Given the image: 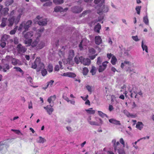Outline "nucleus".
<instances>
[{"label":"nucleus","mask_w":154,"mask_h":154,"mask_svg":"<svg viewBox=\"0 0 154 154\" xmlns=\"http://www.w3.org/2000/svg\"><path fill=\"white\" fill-rule=\"evenodd\" d=\"M7 18H2V23L1 24V26L2 27H5L7 24Z\"/></svg>","instance_id":"obj_27"},{"label":"nucleus","mask_w":154,"mask_h":154,"mask_svg":"<svg viewBox=\"0 0 154 154\" xmlns=\"http://www.w3.org/2000/svg\"><path fill=\"white\" fill-rule=\"evenodd\" d=\"M88 122L91 125H96L100 126V125L98 123L92 121H91V117H89L88 119Z\"/></svg>","instance_id":"obj_19"},{"label":"nucleus","mask_w":154,"mask_h":154,"mask_svg":"<svg viewBox=\"0 0 154 154\" xmlns=\"http://www.w3.org/2000/svg\"><path fill=\"white\" fill-rule=\"evenodd\" d=\"M109 10V6L107 5H104L97 10V13L99 14L102 13H106L108 12Z\"/></svg>","instance_id":"obj_5"},{"label":"nucleus","mask_w":154,"mask_h":154,"mask_svg":"<svg viewBox=\"0 0 154 154\" xmlns=\"http://www.w3.org/2000/svg\"><path fill=\"white\" fill-rule=\"evenodd\" d=\"M14 69H16V71L17 72H19L20 73H21L22 75H23L24 72L23 70L19 67L15 66L14 67Z\"/></svg>","instance_id":"obj_39"},{"label":"nucleus","mask_w":154,"mask_h":154,"mask_svg":"<svg viewBox=\"0 0 154 154\" xmlns=\"http://www.w3.org/2000/svg\"><path fill=\"white\" fill-rule=\"evenodd\" d=\"M114 108L112 105H110L109 106V110L110 111H111Z\"/></svg>","instance_id":"obj_61"},{"label":"nucleus","mask_w":154,"mask_h":154,"mask_svg":"<svg viewBox=\"0 0 154 154\" xmlns=\"http://www.w3.org/2000/svg\"><path fill=\"white\" fill-rule=\"evenodd\" d=\"M85 88L90 94H91L92 93L93 87L92 86L87 85L85 86Z\"/></svg>","instance_id":"obj_34"},{"label":"nucleus","mask_w":154,"mask_h":154,"mask_svg":"<svg viewBox=\"0 0 154 154\" xmlns=\"http://www.w3.org/2000/svg\"><path fill=\"white\" fill-rule=\"evenodd\" d=\"M14 42L15 44H17L19 43V39L18 38L15 37L14 38Z\"/></svg>","instance_id":"obj_56"},{"label":"nucleus","mask_w":154,"mask_h":154,"mask_svg":"<svg viewBox=\"0 0 154 154\" xmlns=\"http://www.w3.org/2000/svg\"><path fill=\"white\" fill-rule=\"evenodd\" d=\"M54 11L56 12H63V9L60 6H57L54 8Z\"/></svg>","instance_id":"obj_36"},{"label":"nucleus","mask_w":154,"mask_h":154,"mask_svg":"<svg viewBox=\"0 0 154 154\" xmlns=\"http://www.w3.org/2000/svg\"><path fill=\"white\" fill-rule=\"evenodd\" d=\"M108 63V62L107 61H106L103 62L101 65L99 66L98 68V71L100 72H102L105 70L106 68L107 64Z\"/></svg>","instance_id":"obj_9"},{"label":"nucleus","mask_w":154,"mask_h":154,"mask_svg":"<svg viewBox=\"0 0 154 154\" xmlns=\"http://www.w3.org/2000/svg\"><path fill=\"white\" fill-rule=\"evenodd\" d=\"M32 42V39H26L24 41V43L27 45V46L31 45Z\"/></svg>","instance_id":"obj_31"},{"label":"nucleus","mask_w":154,"mask_h":154,"mask_svg":"<svg viewBox=\"0 0 154 154\" xmlns=\"http://www.w3.org/2000/svg\"><path fill=\"white\" fill-rule=\"evenodd\" d=\"M9 69L10 66L8 64H5L2 66V69L3 71L4 72H6Z\"/></svg>","instance_id":"obj_16"},{"label":"nucleus","mask_w":154,"mask_h":154,"mask_svg":"<svg viewBox=\"0 0 154 154\" xmlns=\"http://www.w3.org/2000/svg\"><path fill=\"white\" fill-rule=\"evenodd\" d=\"M71 10L74 13H79L83 10V8L81 7L74 6L71 8Z\"/></svg>","instance_id":"obj_10"},{"label":"nucleus","mask_w":154,"mask_h":154,"mask_svg":"<svg viewBox=\"0 0 154 154\" xmlns=\"http://www.w3.org/2000/svg\"><path fill=\"white\" fill-rule=\"evenodd\" d=\"M1 42H2L1 43L0 46L2 48H4L5 46L6 45V43L5 42L2 41H1Z\"/></svg>","instance_id":"obj_57"},{"label":"nucleus","mask_w":154,"mask_h":154,"mask_svg":"<svg viewBox=\"0 0 154 154\" xmlns=\"http://www.w3.org/2000/svg\"><path fill=\"white\" fill-rule=\"evenodd\" d=\"M16 32V30L14 29V30H11L10 32V34L11 35H13L15 34Z\"/></svg>","instance_id":"obj_63"},{"label":"nucleus","mask_w":154,"mask_h":154,"mask_svg":"<svg viewBox=\"0 0 154 154\" xmlns=\"http://www.w3.org/2000/svg\"><path fill=\"white\" fill-rule=\"evenodd\" d=\"M89 52L91 54H94L95 53V51L93 48H91L89 49Z\"/></svg>","instance_id":"obj_50"},{"label":"nucleus","mask_w":154,"mask_h":154,"mask_svg":"<svg viewBox=\"0 0 154 154\" xmlns=\"http://www.w3.org/2000/svg\"><path fill=\"white\" fill-rule=\"evenodd\" d=\"M79 59L80 62L84 65H88L90 63V60L88 58L85 59L82 56H81L80 57V58Z\"/></svg>","instance_id":"obj_8"},{"label":"nucleus","mask_w":154,"mask_h":154,"mask_svg":"<svg viewBox=\"0 0 154 154\" xmlns=\"http://www.w3.org/2000/svg\"><path fill=\"white\" fill-rule=\"evenodd\" d=\"M10 36L8 35H4L2 37V41L5 42L9 38Z\"/></svg>","instance_id":"obj_35"},{"label":"nucleus","mask_w":154,"mask_h":154,"mask_svg":"<svg viewBox=\"0 0 154 154\" xmlns=\"http://www.w3.org/2000/svg\"><path fill=\"white\" fill-rule=\"evenodd\" d=\"M88 68L84 67L83 68L82 73L84 75H86L88 72Z\"/></svg>","instance_id":"obj_42"},{"label":"nucleus","mask_w":154,"mask_h":154,"mask_svg":"<svg viewBox=\"0 0 154 154\" xmlns=\"http://www.w3.org/2000/svg\"><path fill=\"white\" fill-rule=\"evenodd\" d=\"M141 8V6H137L136 7L135 10L136 11L137 14H140V11Z\"/></svg>","instance_id":"obj_47"},{"label":"nucleus","mask_w":154,"mask_h":154,"mask_svg":"<svg viewBox=\"0 0 154 154\" xmlns=\"http://www.w3.org/2000/svg\"><path fill=\"white\" fill-rule=\"evenodd\" d=\"M143 125L141 122H138L136 125V127L137 129L139 130H141L143 128Z\"/></svg>","instance_id":"obj_23"},{"label":"nucleus","mask_w":154,"mask_h":154,"mask_svg":"<svg viewBox=\"0 0 154 154\" xmlns=\"http://www.w3.org/2000/svg\"><path fill=\"white\" fill-rule=\"evenodd\" d=\"M52 4V2H46L43 5V6H50Z\"/></svg>","instance_id":"obj_53"},{"label":"nucleus","mask_w":154,"mask_h":154,"mask_svg":"<svg viewBox=\"0 0 154 154\" xmlns=\"http://www.w3.org/2000/svg\"><path fill=\"white\" fill-rule=\"evenodd\" d=\"M27 81L28 82H29L30 84H32V80L31 77H29L27 78Z\"/></svg>","instance_id":"obj_54"},{"label":"nucleus","mask_w":154,"mask_h":154,"mask_svg":"<svg viewBox=\"0 0 154 154\" xmlns=\"http://www.w3.org/2000/svg\"><path fill=\"white\" fill-rule=\"evenodd\" d=\"M119 141L123 145V147H124L125 146V143L123 139L122 138H120Z\"/></svg>","instance_id":"obj_58"},{"label":"nucleus","mask_w":154,"mask_h":154,"mask_svg":"<svg viewBox=\"0 0 154 154\" xmlns=\"http://www.w3.org/2000/svg\"><path fill=\"white\" fill-rule=\"evenodd\" d=\"M141 47L143 51L145 50L146 52L148 53V47L146 45L144 44L143 40L142 41Z\"/></svg>","instance_id":"obj_30"},{"label":"nucleus","mask_w":154,"mask_h":154,"mask_svg":"<svg viewBox=\"0 0 154 154\" xmlns=\"http://www.w3.org/2000/svg\"><path fill=\"white\" fill-rule=\"evenodd\" d=\"M52 106H51L50 105H47L44 107V109L46 110L48 113L49 115H51L54 111V109L52 108Z\"/></svg>","instance_id":"obj_13"},{"label":"nucleus","mask_w":154,"mask_h":154,"mask_svg":"<svg viewBox=\"0 0 154 154\" xmlns=\"http://www.w3.org/2000/svg\"><path fill=\"white\" fill-rule=\"evenodd\" d=\"M32 103L31 101H30V102L28 104V108L29 109H30L32 108Z\"/></svg>","instance_id":"obj_60"},{"label":"nucleus","mask_w":154,"mask_h":154,"mask_svg":"<svg viewBox=\"0 0 154 154\" xmlns=\"http://www.w3.org/2000/svg\"><path fill=\"white\" fill-rule=\"evenodd\" d=\"M79 57H76L74 58V60L75 62L77 64H79L80 62V60H79Z\"/></svg>","instance_id":"obj_52"},{"label":"nucleus","mask_w":154,"mask_h":154,"mask_svg":"<svg viewBox=\"0 0 154 154\" xmlns=\"http://www.w3.org/2000/svg\"><path fill=\"white\" fill-rule=\"evenodd\" d=\"M48 70L50 72H51L53 70V67L51 64H49L48 66Z\"/></svg>","instance_id":"obj_49"},{"label":"nucleus","mask_w":154,"mask_h":154,"mask_svg":"<svg viewBox=\"0 0 154 154\" xmlns=\"http://www.w3.org/2000/svg\"><path fill=\"white\" fill-rule=\"evenodd\" d=\"M37 142L39 143H43L46 141V140L42 137H39L38 139L37 140Z\"/></svg>","instance_id":"obj_37"},{"label":"nucleus","mask_w":154,"mask_h":154,"mask_svg":"<svg viewBox=\"0 0 154 154\" xmlns=\"http://www.w3.org/2000/svg\"><path fill=\"white\" fill-rule=\"evenodd\" d=\"M88 41L86 38H84L81 41L79 45V47L80 50H82L83 49V45L86 46L88 43Z\"/></svg>","instance_id":"obj_12"},{"label":"nucleus","mask_w":154,"mask_h":154,"mask_svg":"<svg viewBox=\"0 0 154 154\" xmlns=\"http://www.w3.org/2000/svg\"><path fill=\"white\" fill-rule=\"evenodd\" d=\"M44 67V65L41 62L40 58H36L34 62L32 64V68L34 69H35L37 68V72L40 71L41 69H43Z\"/></svg>","instance_id":"obj_1"},{"label":"nucleus","mask_w":154,"mask_h":154,"mask_svg":"<svg viewBox=\"0 0 154 154\" xmlns=\"http://www.w3.org/2000/svg\"><path fill=\"white\" fill-rule=\"evenodd\" d=\"M12 64L14 66H20L22 65V62L19 60L13 58L11 60Z\"/></svg>","instance_id":"obj_14"},{"label":"nucleus","mask_w":154,"mask_h":154,"mask_svg":"<svg viewBox=\"0 0 154 154\" xmlns=\"http://www.w3.org/2000/svg\"><path fill=\"white\" fill-rule=\"evenodd\" d=\"M129 94L131 98L134 97L138 100H139L140 97L137 95V91H135L132 90H129Z\"/></svg>","instance_id":"obj_11"},{"label":"nucleus","mask_w":154,"mask_h":154,"mask_svg":"<svg viewBox=\"0 0 154 154\" xmlns=\"http://www.w3.org/2000/svg\"><path fill=\"white\" fill-rule=\"evenodd\" d=\"M102 62V59L99 57L97 58V64L99 66L101 65Z\"/></svg>","instance_id":"obj_46"},{"label":"nucleus","mask_w":154,"mask_h":154,"mask_svg":"<svg viewBox=\"0 0 154 154\" xmlns=\"http://www.w3.org/2000/svg\"><path fill=\"white\" fill-rule=\"evenodd\" d=\"M69 77L74 78L76 76L75 74L73 73L69 72Z\"/></svg>","instance_id":"obj_55"},{"label":"nucleus","mask_w":154,"mask_h":154,"mask_svg":"<svg viewBox=\"0 0 154 154\" xmlns=\"http://www.w3.org/2000/svg\"><path fill=\"white\" fill-rule=\"evenodd\" d=\"M117 151L119 154H126L123 148L118 147Z\"/></svg>","instance_id":"obj_24"},{"label":"nucleus","mask_w":154,"mask_h":154,"mask_svg":"<svg viewBox=\"0 0 154 154\" xmlns=\"http://www.w3.org/2000/svg\"><path fill=\"white\" fill-rule=\"evenodd\" d=\"M32 23L31 20H28L26 22L25 21L23 22L20 25L18 28L19 30H21L23 28L25 29V31L23 32V34L24 32L28 30V28L30 27Z\"/></svg>","instance_id":"obj_3"},{"label":"nucleus","mask_w":154,"mask_h":154,"mask_svg":"<svg viewBox=\"0 0 154 154\" xmlns=\"http://www.w3.org/2000/svg\"><path fill=\"white\" fill-rule=\"evenodd\" d=\"M33 35V32L32 31H29L25 33L24 37L26 39H31V38Z\"/></svg>","instance_id":"obj_15"},{"label":"nucleus","mask_w":154,"mask_h":154,"mask_svg":"<svg viewBox=\"0 0 154 154\" xmlns=\"http://www.w3.org/2000/svg\"><path fill=\"white\" fill-rule=\"evenodd\" d=\"M54 82V81L52 80H51L49 82H48L46 86L45 87H43L42 88L44 90H45L49 86H50V87H51Z\"/></svg>","instance_id":"obj_33"},{"label":"nucleus","mask_w":154,"mask_h":154,"mask_svg":"<svg viewBox=\"0 0 154 154\" xmlns=\"http://www.w3.org/2000/svg\"><path fill=\"white\" fill-rule=\"evenodd\" d=\"M14 2V0H6L5 4V6L8 7L12 5Z\"/></svg>","instance_id":"obj_29"},{"label":"nucleus","mask_w":154,"mask_h":154,"mask_svg":"<svg viewBox=\"0 0 154 154\" xmlns=\"http://www.w3.org/2000/svg\"><path fill=\"white\" fill-rule=\"evenodd\" d=\"M56 99V96L55 95H54L52 96H51L49 97L47 100L50 103L52 101H54Z\"/></svg>","instance_id":"obj_32"},{"label":"nucleus","mask_w":154,"mask_h":154,"mask_svg":"<svg viewBox=\"0 0 154 154\" xmlns=\"http://www.w3.org/2000/svg\"><path fill=\"white\" fill-rule=\"evenodd\" d=\"M123 112L128 117H131L132 118H135V115L130 113L126 109L124 110L123 111Z\"/></svg>","instance_id":"obj_20"},{"label":"nucleus","mask_w":154,"mask_h":154,"mask_svg":"<svg viewBox=\"0 0 154 154\" xmlns=\"http://www.w3.org/2000/svg\"><path fill=\"white\" fill-rule=\"evenodd\" d=\"M59 70V66L58 65H56L54 68L55 71H58Z\"/></svg>","instance_id":"obj_64"},{"label":"nucleus","mask_w":154,"mask_h":154,"mask_svg":"<svg viewBox=\"0 0 154 154\" xmlns=\"http://www.w3.org/2000/svg\"><path fill=\"white\" fill-rule=\"evenodd\" d=\"M96 68L94 66H92V68L90 70V72L91 73L92 75H94L96 73Z\"/></svg>","instance_id":"obj_38"},{"label":"nucleus","mask_w":154,"mask_h":154,"mask_svg":"<svg viewBox=\"0 0 154 154\" xmlns=\"http://www.w3.org/2000/svg\"><path fill=\"white\" fill-rule=\"evenodd\" d=\"M102 42V39L99 36H96L95 37V43L96 44L99 45Z\"/></svg>","instance_id":"obj_21"},{"label":"nucleus","mask_w":154,"mask_h":154,"mask_svg":"<svg viewBox=\"0 0 154 154\" xmlns=\"http://www.w3.org/2000/svg\"><path fill=\"white\" fill-rule=\"evenodd\" d=\"M17 49L18 53L19 54H22L25 53L27 50L25 47L23 46L20 44H19L17 47Z\"/></svg>","instance_id":"obj_6"},{"label":"nucleus","mask_w":154,"mask_h":154,"mask_svg":"<svg viewBox=\"0 0 154 154\" xmlns=\"http://www.w3.org/2000/svg\"><path fill=\"white\" fill-rule=\"evenodd\" d=\"M40 70L41 71V73L43 76H44L47 75V72L45 69H44V68L41 69Z\"/></svg>","instance_id":"obj_41"},{"label":"nucleus","mask_w":154,"mask_h":154,"mask_svg":"<svg viewBox=\"0 0 154 154\" xmlns=\"http://www.w3.org/2000/svg\"><path fill=\"white\" fill-rule=\"evenodd\" d=\"M101 28V25L99 23H98L97 25L95 26L94 28V30L95 32L99 33Z\"/></svg>","instance_id":"obj_25"},{"label":"nucleus","mask_w":154,"mask_h":154,"mask_svg":"<svg viewBox=\"0 0 154 154\" xmlns=\"http://www.w3.org/2000/svg\"><path fill=\"white\" fill-rule=\"evenodd\" d=\"M116 61L117 59L115 57L113 56L112 57L111 63L112 65H114L116 64Z\"/></svg>","instance_id":"obj_40"},{"label":"nucleus","mask_w":154,"mask_h":154,"mask_svg":"<svg viewBox=\"0 0 154 154\" xmlns=\"http://www.w3.org/2000/svg\"><path fill=\"white\" fill-rule=\"evenodd\" d=\"M146 16L143 17V21L146 25H149V20L147 15V13H146Z\"/></svg>","instance_id":"obj_28"},{"label":"nucleus","mask_w":154,"mask_h":154,"mask_svg":"<svg viewBox=\"0 0 154 154\" xmlns=\"http://www.w3.org/2000/svg\"><path fill=\"white\" fill-rule=\"evenodd\" d=\"M149 136H146V137H143V138H140V139H139L137 140V141H139L140 140H142V139H149Z\"/></svg>","instance_id":"obj_62"},{"label":"nucleus","mask_w":154,"mask_h":154,"mask_svg":"<svg viewBox=\"0 0 154 154\" xmlns=\"http://www.w3.org/2000/svg\"><path fill=\"white\" fill-rule=\"evenodd\" d=\"M74 53L73 50H70L69 51V55L68 59L69 61L72 60L74 56Z\"/></svg>","instance_id":"obj_18"},{"label":"nucleus","mask_w":154,"mask_h":154,"mask_svg":"<svg viewBox=\"0 0 154 154\" xmlns=\"http://www.w3.org/2000/svg\"><path fill=\"white\" fill-rule=\"evenodd\" d=\"M132 38L135 41L137 42L139 40L137 35L135 36H132Z\"/></svg>","instance_id":"obj_59"},{"label":"nucleus","mask_w":154,"mask_h":154,"mask_svg":"<svg viewBox=\"0 0 154 154\" xmlns=\"http://www.w3.org/2000/svg\"><path fill=\"white\" fill-rule=\"evenodd\" d=\"M116 140L115 139H113L112 141V143L113 144V146L114 147V150L115 152L117 151V148L116 146Z\"/></svg>","instance_id":"obj_43"},{"label":"nucleus","mask_w":154,"mask_h":154,"mask_svg":"<svg viewBox=\"0 0 154 154\" xmlns=\"http://www.w3.org/2000/svg\"><path fill=\"white\" fill-rule=\"evenodd\" d=\"M8 146L3 143V142H0V152L3 154L5 153L7 150Z\"/></svg>","instance_id":"obj_7"},{"label":"nucleus","mask_w":154,"mask_h":154,"mask_svg":"<svg viewBox=\"0 0 154 154\" xmlns=\"http://www.w3.org/2000/svg\"><path fill=\"white\" fill-rule=\"evenodd\" d=\"M9 9L8 8H3L2 11V13L3 14L4 16H6L8 14V11Z\"/></svg>","instance_id":"obj_26"},{"label":"nucleus","mask_w":154,"mask_h":154,"mask_svg":"<svg viewBox=\"0 0 154 154\" xmlns=\"http://www.w3.org/2000/svg\"><path fill=\"white\" fill-rule=\"evenodd\" d=\"M21 14H20L17 17H15L14 16H12L10 17L7 20V24L9 26H12L14 23L16 25L19 22L21 16Z\"/></svg>","instance_id":"obj_2"},{"label":"nucleus","mask_w":154,"mask_h":154,"mask_svg":"<svg viewBox=\"0 0 154 154\" xmlns=\"http://www.w3.org/2000/svg\"><path fill=\"white\" fill-rule=\"evenodd\" d=\"M109 121L110 123L116 125H120L121 124L119 121H118L114 119H109Z\"/></svg>","instance_id":"obj_17"},{"label":"nucleus","mask_w":154,"mask_h":154,"mask_svg":"<svg viewBox=\"0 0 154 154\" xmlns=\"http://www.w3.org/2000/svg\"><path fill=\"white\" fill-rule=\"evenodd\" d=\"M53 2L56 4H60L63 2V0H53Z\"/></svg>","instance_id":"obj_44"},{"label":"nucleus","mask_w":154,"mask_h":154,"mask_svg":"<svg viewBox=\"0 0 154 154\" xmlns=\"http://www.w3.org/2000/svg\"><path fill=\"white\" fill-rule=\"evenodd\" d=\"M90 10H89L85 11H84L82 12V14H81V16H84L85 15H86L87 14L90 13Z\"/></svg>","instance_id":"obj_51"},{"label":"nucleus","mask_w":154,"mask_h":154,"mask_svg":"<svg viewBox=\"0 0 154 154\" xmlns=\"http://www.w3.org/2000/svg\"><path fill=\"white\" fill-rule=\"evenodd\" d=\"M104 0H94V2L96 4H102L104 2Z\"/></svg>","instance_id":"obj_48"},{"label":"nucleus","mask_w":154,"mask_h":154,"mask_svg":"<svg viewBox=\"0 0 154 154\" xmlns=\"http://www.w3.org/2000/svg\"><path fill=\"white\" fill-rule=\"evenodd\" d=\"M31 46L33 48L35 47L37 50H39L44 47V43L42 41H39L38 39H37L32 42Z\"/></svg>","instance_id":"obj_4"},{"label":"nucleus","mask_w":154,"mask_h":154,"mask_svg":"<svg viewBox=\"0 0 154 154\" xmlns=\"http://www.w3.org/2000/svg\"><path fill=\"white\" fill-rule=\"evenodd\" d=\"M98 112L99 115L101 117L103 118L105 116H106V117H108V116L106 114L104 113L101 111H98Z\"/></svg>","instance_id":"obj_45"},{"label":"nucleus","mask_w":154,"mask_h":154,"mask_svg":"<svg viewBox=\"0 0 154 154\" xmlns=\"http://www.w3.org/2000/svg\"><path fill=\"white\" fill-rule=\"evenodd\" d=\"M47 22L46 19H44L38 21V23L39 25L44 26L47 24Z\"/></svg>","instance_id":"obj_22"}]
</instances>
